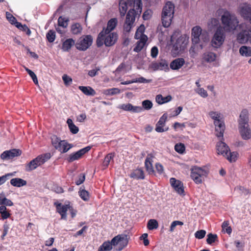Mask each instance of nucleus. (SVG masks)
Listing matches in <instances>:
<instances>
[{"mask_svg":"<svg viewBox=\"0 0 251 251\" xmlns=\"http://www.w3.org/2000/svg\"><path fill=\"white\" fill-rule=\"evenodd\" d=\"M129 6L133 4V8L130 9L126 16V21L124 25V29L125 31L129 32L134 23L135 18L139 16L142 12V3L141 0H126Z\"/></svg>","mask_w":251,"mask_h":251,"instance_id":"obj_1","label":"nucleus"},{"mask_svg":"<svg viewBox=\"0 0 251 251\" xmlns=\"http://www.w3.org/2000/svg\"><path fill=\"white\" fill-rule=\"evenodd\" d=\"M219 14L223 13L221 21L224 31L230 32L236 29L238 24L236 17L226 9H220L218 10Z\"/></svg>","mask_w":251,"mask_h":251,"instance_id":"obj_2","label":"nucleus"},{"mask_svg":"<svg viewBox=\"0 0 251 251\" xmlns=\"http://www.w3.org/2000/svg\"><path fill=\"white\" fill-rule=\"evenodd\" d=\"M248 122V111L247 109H244L240 115L239 128L242 138L244 140H248L251 138V130Z\"/></svg>","mask_w":251,"mask_h":251,"instance_id":"obj_3","label":"nucleus"},{"mask_svg":"<svg viewBox=\"0 0 251 251\" xmlns=\"http://www.w3.org/2000/svg\"><path fill=\"white\" fill-rule=\"evenodd\" d=\"M117 39L118 35L116 33H107L103 29L98 36L96 41L97 46L100 47L104 44L106 47H110L115 44Z\"/></svg>","mask_w":251,"mask_h":251,"instance_id":"obj_4","label":"nucleus"},{"mask_svg":"<svg viewBox=\"0 0 251 251\" xmlns=\"http://www.w3.org/2000/svg\"><path fill=\"white\" fill-rule=\"evenodd\" d=\"M175 6L171 1H168L163 7L161 20L162 25L165 27H169L174 16Z\"/></svg>","mask_w":251,"mask_h":251,"instance_id":"obj_5","label":"nucleus"},{"mask_svg":"<svg viewBox=\"0 0 251 251\" xmlns=\"http://www.w3.org/2000/svg\"><path fill=\"white\" fill-rule=\"evenodd\" d=\"M177 37L176 33H174L171 38L173 45V50L177 52L183 50L188 43V39L184 36L180 35Z\"/></svg>","mask_w":251,"mask_h":251,"instance_id":"obj_6","label":"nucleus"},{"mask_svg":"<svg viewBox=\"0 0 251 251\" xmlns=\"http://www.w3.org/2000/svg\"><path fill=\"white\" fill-rule=\"evenodd\" d=\"M93 41L91 35H82L75 42V47L79 51H85L92 46Z\"/></svg>","mask_w":251,"mask_h":251,"instance_id":"obj_7","label":"nucleus"},{"mask_svg":"<svg viewBox=\"0 0 251 251\" xmlns=\"http://www.w3.org/2000/svg\"><path fill=\"white\" fill-rule=\"evenodd\" d=\"M226 38V34L221 26L217 27L211 40V45L215 48L220 47L224 43Z\"/></svg>","mask_w":251,"mask_h":251,"instance_id":"obj_8","label":"nucleus"},{"mask_svg":"<svg viewBox=\"0 0 251 251\" xmlns=\"http://www.w3.org/2000/svg\"><path fill=\"white\" fill-rule=\"evenodd\" d=\"M206 171L199 167H194L191 169L190 176L196 184H201L206 176Z\"/></svg>","mask_w":251,"mask_h":251,"instance_id":"obj_9","label":"nucleus"},{"mask_svg":"<svg viewBox=\"0 0 251 251\" xmlns=\"http://www.w3.org/2000/svg\"><path fill=\"white\" fill-rule=\"evenodd\" d=\"M128 240L127 236L126 234H119L112 238L113 246H118L117 250L121 251L128 244Z\"/></svg>","mask_w":251,"mask_h":251,"instance_id":"obj_10","label":"nucleus"},{"mask_svg":"<svg viewBox=\"0 0 251 251\" xmlns=\"http://www.w3.org/2000/svg\"><path fill=\"white\" fill-rule=\"evenodd\" d=\"M91 148V147L87 146L75 152L70 154L67 158V161L69 162H72L75 160L79 159L84 154L88 152L90 150Z\"/></svg>","mask_w":251,"mask_h":251,"instance_id":"obj_11","label":"nucleus"},{"mask_svg":"<svg viewBox=\"0 0 251 251\" xmlns=\"http://www.w3.org/2000/svg\"><path fill=\"white\" fill-rule=\"evenodd\" d=\"M171 186L175 191L180 195H185L183 183L179 180L172 177L170 179Z\"/></svg>","mask_w":251,"mask_h":251,"instance_id":"obj_12","label":"nucleus"},{"mask_svg":"<svg viewBox=\"0 0 251 251\" xmlns=\"http://www.w3.org/2000/svg\"><path fill=\"white\" fill-rule=\"evenodd\" d=\"M22 154V151L20 149H13L3 151L0 155V158L3 160L12 159Z\"/></svg>","mask_w":251,"mask_h":251,"instance_id":"obj_13","label":"nucleus"},{"mask_svg":"<svg viewBox=\"0 0 251 251\" xmlns=\"http://www.w3.org/2000/svg\"><path fill=\"white\" fill-rule=\"evenodd\" d=\"M215 126L216 135L218 137L223 138L225 129V125L222 119H219L214 122Z\"/></svg>","mask_w":251,"mask_h":251,"instance_id":"obj_14","label":"nucleus"},{"mask_svg":"<svg viewBox=\"0 0 251 251\" xmlns=\"http://www.w3.org/2000/svg\"><path fill=\"white\" fill-rule=\"evenodd\" d=\"M154 155L151 154H148L145 161V167L146 171L150 175H155V171L152 165L153 158Z\"/></svg>","mask_w":251,"mask_h":251,"instance_id":"obj_15","label":"nucleus"},{"mask_svg":"<svg viewBox=\"0 0 251 251\" xmlns=\"http://www.w3.org/2000/svg\"><path fill=\"white\" fill-rule=\"evenodd\" d=\"M167 116L164 114L159 119L156 124L155 130L157 132H163L168 130V127H165Z\"/></svg>","mask_w":251,"mask_h":251,"instance_id":"obj_16","label":"nucleus"},{"mask_svg":"<svg viewBox=\"0 0 251 251\" xmlns=\"http://www.w3.org/2000/svg\"><path fill=\"white\" fill-rule=\"evenodd\" d=\"M119 107L124 111H130L132 113H140L143 111L141 106H133L129 103L122 104Z\"/></svg>","mask_w":251,"mask_h":251,"instance_id":"obj_17","label":"nucleus"},{"mask_svg":"<svg viewBox=\"0 0 251 251\" xmlns=\"http://www.w3.org/2000/svg\"><path fill=\"white\" fill-rule=\"evenodd\" d=\"M251 35V29L245 30L237 34V39L240 43H245L248 41H250Z\"/></svg>","mask_w":251,"mask_h":251,"instance_id":"obj_18","label":"nucleus"},{"mask_svg":"<svg viewBox=\"0 0 251 251\" xmlns=\"http://www.w3.org/2000/svg\"><path fill=\"white\" fill-rule=\"evenodd\" d=\"M57 212L61 215L62 219L66 220L67 212L68 210L69 204L63 205L61 203H55Z\"/></svg>","mask_w":251,"mask_h":251,"instance_id":"obj_19","label":"nucleus"},{"mask_svg":"<svg viewBox=\"0 0 251 251\" xmlns=\"http://www.w3.org/2000/svg\"><path fill=\"white\" fill-rule=\"evenodd\" d=\"M201 33V29L200 26H196L192 29V41L193 44H197L200 42V36Z\"/></svg>","mask_w":251,"mask_h":251,"instance_id":"obj_20","label":"nucleus"},{"mask_svg":"<svg viewBox=\"0 0 251 251\" xmlns=\"http://www.w3.org/2000/svg\"><path fill=\"white\" fill-rule=\"evenodd\" d=\"M184 64L185 60L184 58H177L171 62L170 67L172 70H177L181 68Z\"/></svg>","mask_w":251,"mask_h":251,"instance_id":"obj_21","label":"nucleus"},{"mask_svg":"<svg viewBox=\"0 0 251 251\" xmlns=\"http://www.w3.org/2000/svg\"><path fill=\"white\" fill-rule=\"evenodd\" d=\"M216 147L218 153L221 154L224 156L227 155V153H228L229 151V147L225 143L222 141H220L217 143Z\"/></svg>","mask_w":251,"mask_h":251,"instance_id":"obj_22","label":"nucleus"},{"mask_svg":"<svg viewBox=\"0 0 251 251\" xmlns=\"http://www.w3.org/2000/svg\"><path fill=\"white\" fill-rule=\"evenodd\" d=\"M240 13L244 19L250 20V18H251V7L248 5L242 6L240 8Z\"/></svg>","mask_w":251,"mask_h":251,"instance_id":"obj_23","label":"nucleus"},{"mask_svg":"<svg viewBox=\"0 0 251 251\" xmlns=\"http://www.w3.org/2000/svg\"><path fill=\"white\" fill-rule=\"evenodd\" d=\"M131 178L135 179H144L145 178V174L144 171L141 168L134 170L129 175Z\"/></svg>","mask_w":251,"mask_h":251,"instance_id":"obj_24","label":"nucleus"},{"mask_svg":"<svg viewBox=\"0 0 251 251\" xmlns=\"http://www.w3.org/2000/svg\"><path fill=\"white\" fill-rule=\"evenodd\" d=\"M75 40L72 38H69L63 42L61 49L64 51H69L74 46H75Z\"/></svg>","mask_w":251,"mask_h":251,"instance_id":"obj_25","label":"nucleus"},{"mask_svg":"<svg viewBox=\"0 0 251 251\" xmlns=\"http://www.w3.org/2000/svg\"><path fill=\"white\" fill-rule=\"evenodd\" d=\"M148 40L147 36H143L142 39H140L136 43V45L133 49L134 51L139 52L145 46Z\"/></svg>","mask_w":251,"mask_h":251,"instance_id":"obj_26","label":"nucleus"},{"mask_svg":"<svg viewBox=\"0 0 251 251\" xmlns=\"http://www.w3.org/2000/svg\"><path fill=\"white\" fill-rule=\"evenodd\" d=\"M50 158V153H46L43 155H38L37 157L33 159L38 166L43 164Z\"/></svg>","mask_w":251,"mask_h":251,"instance_id":"obj_27","label":"nucleus"},{"mask_svg":"<svg viewBox=\"0 0 251 251\" xmlns=\"http://www.w3.org/2000/svg\"><path fill=\"white\" fill-rule=\"evenodd\" d=\"M117 25V20L116 18L111 19L107 23V27L103 28L104 32L107 33L111 32V31L114 29Z\"/></svg>","mask_w":251,"mask_h":251,"instance_id":"obj_28","label":"nucleus"},{"mask_svg":"<svg viewBox=\"0 0 251 251\" xmlns=\"http://www.w3.org/2000/svg\"><path fill=\"white\" fill-rule=\"evenodd\" d=\"M73 145L69 144L66 140H62L60 145V149L57 150L62 153L67 152L69 150L73 148Z\"/></svg>","mask_w":251,"mask_h":251,"instance_id":"obj_29","label":"nucleus"},{"mask_svg":"<svg viewBox=\"0 0 251 251\" xmlns=\"http://www.w3.org/2000/svg\"><path fill=\"white\" fill-rule=\"evenodd\" d=\"M78 89L85 95L94 96L96 94L95 91L90 86H79Z\"/></svg>","mask_w":251,"mask_h":251,"instance_id":"obj_30","label":"nucleus"},{"mask_svg":"<svg viewBox=\"0 0 251 251\" xmlns=\"http://www.w3.org/2000/svg\"><path fill=\"white\" fill-rule=\"evenodd\" d=\"M11 184L15 187H20L26 185V181L20 178H14L10 180Z\"/></svg>","mask_w":251,"mask_h":251,"instance_id":"obj_31","label":"nucleus"},{"mask_svg":"<svg viewBox=\"0 0 251 251\" xmlns=\"http://www.w3.org/2000/svg\"><path fill=\"white\" fill-rule=\"evenodd\" d=\"M129 5L126 0H119V11L121 17L125 15L127 9V5Z\"/></svg>","mask_w":251,"mask_h":251,"instance_id":"obj_32","label":"nucleus"},{"mask_svg":"<svg viewBox=\"0 0 251 251\" xmlns=\"http://www.w3.org/2000/svg\"><path fill=\"white\" fill-rule=\"evenodd\" d=\"M113 246L112 239L111 241H105L100 246L98 251H110L112 250Z\"/></svg>","mask_w":251,"mask_h":251,"instance_id":"obj_33","label":"nucleus"},{"mask_svg":"<svg viewBox=\"0 0 251 251\" xmlns=\"http://www.w3.org/2000/svg\"><path fill=\"white\" fill-rule=\"evenodd\" d=\"M78 195L80 198L85 201H88L90 199V194L84 189L83 186L80 187Z\"/></svg>","mask_w":251,"mask_h":251,"instance_id":"obj_34","label":"nucleus"},{"mask_svg":"<svg viewBox=\"0 0 251 251\" xmlns=\"http://www.w3.org/2000/svg\"><path fill=\"white\" fill-rule=\"evenodd\" d=\"M216 54L215 53L207 52L203 53L202 59L206 62H212L216 60Z\"/></svg>","mask_w":251,"mask_h":251,"instance_id":"obj_35","label":"nucleus"},{"mask_svg":"<svg viewBox=\"0 0 251 251\" xmlns=\"http://www.w3.org/2000/svg\"><path fill=\"white\" fill-rule=\"evenodd\" d=\"M152 68L154 70H163L168 69V63L165 61H162L160 62H155L152 63Z\"/></svg>","mask_w":251,"mask_h":251,"instance_id":"obj_36","label":"nucleus"},{"mask_svg":"<svg viewBox=\"0 0 251 251\" xmlns=\"http://www.w3.org/2000/svg\"><path fill=\"white\" fill-rule=\"evenodd\" d=\"M82 27L78 23L73 24L71 26V32L74 35H78L82 32Z\"/></svg>","mask_w":251,"mask_h":251,"instance_id":"obj_37","label":"nucleus"},{"mask_svg":"<svg viewBox=\"0 0 251 251\" xmlns=\"http://www.w3.org/2000/svg\"><path fill=\"white\" fill-rule=\"evenodd\" d=\"M172 97L170 95H168L165 97H163L162 95L159 94L156 96L155 100L157 103L159 104H162L165 103H167L172 100Z\"/></svg>","mask_w":251,"mask_h":251,"instance_id":"obj_38","label":"nucleus"},{"mask_svg":"<svg viewBox=\"0 0 251 251\" xmlns=\"http://www.w3.org/2000/svg\"><path fill=\"white\" fill-rule=\"evenodd\" d=\"M51 142L52 145L56 150L60 149V145L61 144L62 141L56 135H53L50 137Z\"/></svg>","mask_w":251,"mask_h":251,"instance_id":"obj_39","label":"nucleus"},{"mask_svg":"<svg viewBox=\"0 0 251 251\" xmlns=\"http://www.w3.org/2000/svg\"><path fill=\"white\" fill-rule=\"evenodd\" d=\"M239 53L242 56L246 57L251 56V48L243 46L239 49Z\"/></svg>","mask_w":251,"mask_h":251,"instance_id":"obj_40","label":"nucleus"},{"mask_svg":"<svg viewBox=\"0 0 251 251\" xmlns=\"http://www.w3.org/2000/svg\"><path fill=\"white\" fill-rule=\"evenodd\" d=\"M69 129L71 133L73 134H76L78 131L79 128L76 126L73 122V121L71 119H68L67 121Z\"/></svg>","mask_w":251,"mask_h":251,"instance_id":"obj_41","label":"nucleus"},{"mask_svg":"<svg viewBox=\"0 0 251 251\" xmlns=\"http://www.w3.org/2000/svg\"><path fill=\"white\" fill-rule=\"evenodd\" d=\"M0 214L2 220H5L10 217L11 214L7 211V209L4 205L0 206Z\"/></svg>","mask_w":251,"mask_h":251,"instance_id":"obj_42","label":"nucleus"},{"mask_svg":"<svg viewBox=\"0 0 251 251\" xmlns=\"http://www.w3.org/2000/svg\"><path fill=\"white\" fill-rule=\"evenodd\" d=\"M147 226L149 230L157 229L158 227V222L155 219H150L148 222Z\"/></svg>","mask_w":251,"mask_h":251,"instance_id":"obj_43","label":"nucleus"},{"mask_svg":"<svg viewBox=\"0 0 251 251\" xmlns=\"http://www.w3.org/2000/svg\"><path fill=\"white\" fill-rule=\"evenodd\" d=\"M237 155L238 153L236 151L230 152L229 151L228 153H227V155H225V156L228 161L232 162H235L236 160Z\"/></svg>","mask_w":251,"mask_h":251,"instance_id":"obj_44","label":"nucleus"},{"mask_svg":"<svg viewBox=\"0 0 251 251\" xmlns=\"http://www.w3.org/2000/svg\"><path fill=\"white\" fill-rule=\"evenodd\" d=\"M38 167L37 164H36V162L34 159L30 161L25 166V171L26 172H30Z\"/></svg>","mask_w":251,"mask_h":251,"instance_id":"obj_45","label":"nucleus"},{"mask_svg":"<svg viewBox=\"0 0 251 251\" xmlns=\"http://www.w3.org/2000/svg\"><path fill=\"white\" fill-rule=\"evenodd\" d=\"M206 242L208 244L211 245L218 240V236L216 234L209 233L207 235Z\"/></svg>","mask_w":251,"mask_h":251,"instance_id":"obj_46","label":"nucleus"},{"mask_svg":"<svg viewBox=\"0 0 251 251\" xmlns=\"http://www.w3.org/2000/svg\"><path fill=\"white\" fill-rule=\"evenodd\" d=\"M46 38L49 42H53L55 39V31L52 30H50L46 34Z\"/></svg>","mask_w":251,"mask_h":251,"instance_id":"obj_47","label":"nucleus"},{"mask_svg":"<svg viewBox=\"0 0 251 251\" xmlns=\"http://www.w3.org/2000/svg\"><path fill=\"white\" fill-rule=\"evenodd\" d=\"M142 109L143 108L145 110H149L151 109L153 106V104L152 102L150 100H144L142 102Z\"/></svg>","mask_w":251,"mask_h":251,"instance_id":"obj_48","label":"nucleus"},{"mask_svg":"<svg viewBox=\"0 0 251 251\" xmlns=\"http://www.w3.org/2000/svg\"><path fill=\"white\" fill-rule=\"evenodd\" d=\"M3 230L2 234L1 235V237H0L1 239L2 240L4 239L5 237L7 234L9 229L10 228L9 225L8 224L7 222H4V223L3 225Z\"/></svg>","mask_w":251,"mask_h":251,"instance_id":"obj_49","label":"nucleus"},{"mask_svg":"<svg viewBox=\"0 0 251 251\" xmlns=\"http://www.w3.org/2000/svg\"><path fill=\"white\" fill-rule=\"evenodd\" d=\"M114 155L112 153L108 154L104 159V160L102 163V165L103 166L105 167H107L109 164V163L111 160L113 158Z\"/></svg>","mask_w":251,"mask_h":251,"instance_id":"obj_50","label":"nucleus"},{"mask_svg":"<svg viewBox=\"0 0 251 251\" xmlns=\"http://www.w3.org/2000/svg\"><path fill=\"white\" fill-rule=\"evenodd\" d=\"M228 221H224L222 224V227L223 230H226V231L227 234H230L232 232V228L230 226H228Z\"/></svg>","mask_w":251,"mask_h":251,"instance_id":"obj_51","label":"nucleus"},{"mask_svg":"<svg viewBox=\"0 0 251 251\" xmlns=\"http://www.w3.org/2000/svg\"><path fill=\"white\" fill-rule=\"evenodd\" d=\"M175 150L178 153H182L185 151V147L182 143L177 144L175 146Z\"/></svg>","mask_w":251,"mask_h":251,"instance_id":"obj_52","label":"nucleus"},{"mask_svg":"<svg viewBox=\"0 0 251 251\" xmlns=\"http://www.w3.org/2000/svg\"><path fill=\"white\" fill-rule=\"evenodd\" d=\"M68 20H66L65 18L60 16L58 19V25L65 28L68 25Z\"/></svg>","mask_w":251,"mask_h":251,"instance_id":"obj_53","label":"nucleus"},{"mask_svg":"<svg viewBox=\"0 0 251 251\" xmlns=\"http://www.w3.org/2000/svg\"><path fill=\"white\" fill-rule=\"evenodd\" d=\"M206 234V231L204 230H200L196 232L195 233V237L199 239H202Z\"/></svg>","mask_w":251,"mask_h":251,"instance_id":"obj_54","label":"nucleus"},{"mask_svg":"<svg viewBox=\"0 0 251 251\" xmlns=\"http://www.w3.org/2000/svg\"><path fill=\"white\" fill-rule=\"evenodd\" d=\"M196 92L199 94L201 97L203 98H206L208 96V94L206 90L203 88H198L196 90Z\"/></svg>","mask_w":251,"mask_h":251,"instance_id":"obj_55","label":"nucleus"},{"mask_svg":"<svg viewBox=\"0 0 251 251\" xmlns=\"http://www.w3.org/2000/svg\"><path fill=\"white\" fill-rule=\"evenodd\" d=\"M85 179V175L83 173L79 174L78 176V179L75 181V184L77 185H79L83 183Z\"/></svg>","mask_w":251,"mask_h":251,"instance_id":"obj_56","label":"nucleus"},{"mask_svg":"<svg viewBox=\"0 0 251 251\" xmlns=\"http://www.w3.org/2000/svg\"><path fill=\"white\" fill-rule=\"evenodd\" d=\"M134 83H150L152 81L151 79H147L141 76L139 78H134Z\"/></svg>","mask_w":251,"mask_h":251,"instance_id":"obj_57","label":"nucleus"},{"mask_svg":"<svg viewBox=\"0 0 251 251\" xmlns=\"http://www.w3.org/2000/svg\"><path fill=\"white\" fill-rule=\"evenodd\" d=\"M13 175V173H8L5 175L0 176V185L3 184L8 179L9 176H12Z\"/></svg>","mask_w":251,"mask_h":251,"instance_id":"obj_58","label":"nucleus"},{"mask_svg":"<svg viewBox=\"0 0 251 251\" xmlns=\"http://www.w3.org/2000/svg\"><path fill=\"white\" fill-rule=\"evenodd\" d=\"M148 235L147 233H144L140 237V239L143 240L144 245L145 246H148L150 243L149 240L148 239Z\"/></svg>","mask_w":251,"mask_h":251,"instance_id":"obj_59","label":"nucleus"},{"mask_svg":"<svg viewBox=\"0 0 251 251\" xmlns=\"http://www.w3.org/2000/svg\"><path fill=\"white\" fill-rule=\"evenodd\" d=\"M100 70V68L96 67L95 69L90 70L88 72V75L91 77H94L98 75V72Z\"/></svg>","mask_w":251,"mask_h":251,"instance_id":"obj_60","label":"nucleus"},{"mask_svg":"<svg viewBox=\"0 0 251 251\" xmlns=\"http://www.w3.org/2000/svg\"><path fill=\"white\" fill-rule=\"evenodd\" d=\"M62 79L66 85H69L72 82V79L67 75L62 76Z\"/></svg>","mask_w":251,"mask_h":251,"instance_id":"obj_61","label":"nucleus"},{"mask_svg":"<svg viewBox=\"0 0 251 251\" xmlns=\"http://www.w3.org/2000/svg\"><path fill=\"white\" fill-rule=\"evenodd\" d=\"M209 115L214 121L221 119L220 114L216 112L211 111L209 113Z\"/></svg>","mask_w":251,"mask_h":251,"instance_id":"obj_62","label":"nucleus"},{"mask_svg":"<svg viewBox=\"0 0 251 251\" xmlns=\"http://www.w3.org/2000/svg\"><path fill=\"white\" fill-rule=\"evenodd\" d=\"M155 169L158 174H162L163 173V166L160 163H156L155 164Z\"/></svg>","mask_w":251,"mask_h":251,"instance_id":"obj_63","label":"nucleus"},{"mask_svg":"<svg viewBox=\"0 0 251 251\" xmlns=\"http://www.w3.org/2000/svg\"><path fill=\"white\" fill-rule=\"evenodd\" d=\"M158 53V50L157 47L154 46L151 49V56L152 58H155Z\"/></svg>","mask_w":251,"mask_h":251,"instance_id":"obj_64","label":"nucleus"}]
</instances>
